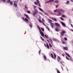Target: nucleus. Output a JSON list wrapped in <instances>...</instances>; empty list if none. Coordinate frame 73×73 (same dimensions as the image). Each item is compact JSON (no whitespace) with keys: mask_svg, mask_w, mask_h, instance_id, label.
Returning <instances> with one entry per match:
<instances>
[{"mask_svg":"<svg viewBox=\"0 0 73 73\" xmlns=\"http://www.w3.org/2000/svg\"><path fill=\"white\" fill-rule=\"evenodd\" d=\"M66 32L62 30V31L60 33V35L61 36H63L64 35V33H65Z\"/></svg>","mask_w":73,"mask_h":73,"instance_id":"obj_1","label":"nucleus"},{"mask_svg":"<svg viewBox=\"0 0 73 73\" xmlns=\"http://www.w3.org/2000/svg\"><path fill=\"white\" fill-rule=\"evenodd\" d=\"M7 3H9L11 4V5H13V2L12 1H11V0H8V1H7Z\"/></svg>","mask_w":73,"mask_h":73,"instance_id":"obj_2","label":"nucleus"},{"mask_svg":"<svg viewBox=\"0 0 73 73\" xmlns=\"http://www.w3.org/2000/svg\"><path fill=\"white\" fill-rule=\"evenodd\" d=\"M39 31L41 36H42V37H44V34L43 32H42L41 30H40Z\"/></svg>","mask_w":73,"mask_h":73,"instance_id":"obj_3","label":"nucleus"},{"mask_svg":"<svg viewBox=\"0 0 73 73\" xmlns=\"http://www.w3.org/2000/svg\"><path fill=\"white\" fill-rule=\"evenodd\" d=\"M25 21L27 23H29V20L27 18H25Z\"/></svg>","mask_w":73,"mask_h":73,"instance_id":"obj_4","label":"nucleus"},{"mask_svg":"<svg viewBox=\"0 0 73 73\" xmlns=\"http://www.w3.org/2000/svg\"><path fill=\"white\" fill-rule=\"evenodd\" d=\"M54 24L56 25V26H57L58 27L60 26V25H59V24H58V23H55Z\"/></svg>","mask_w":73,"mask_h":73,"instance_id":"obj_5","label":"nucleus"},{"mask_svg":"<svg viewBox=\"0 0 73 73\" xmlns=\"http://www.w3.org/2000/svg\"><path fill=\"white\" fill-rule=\"evenodd\" d=\"M50 25L52 28H53V27H54V24L52 23H51Z\"/></svg>","mask_w":73,"mask_h":73,"instance_id":"obj_6","label":"nucleus"},{"mask_svg":"<svg viewBox=\"0 0 73 73\" xmlns=\"http://www.w3.org/2000/svg\"><path fill=\"white\" fill-rule=\"evenodd\" d=\"M63 49L64 50H68V48L67 47H63Z\"/></svg>","mask_w":73,"mask_h":73,"instance_id":"obj_7","label":"nucleus"},{"mask_svg":"<svg viewBox=\"0 0 73 73\" xmlns=\"http://www.w3.org/2000/svg\"><path fill=\"white\" fill-rule=\"evenodd\" d=\"M24 15H25V16H26V17L28 19H29V17L28 16V15H27L26 14H24Z\"/></svg>","mask_w":73,"mask_h":73,"instance_id":"obj_8","label":"nucleus"},{"mask_svg":"<svg viewBox=\"0 0 73 73\" xmlns=\"http://www.w3.org/2000/svg\"><path fill=\"white\" fill-rule=\"evenodd\" d=\"M13 5L15 7H17V4L16 3H13Z\"/></svg>","mask_w":73,"mask_h":73,"instance_id":"obj_9","label":"nucleus"},{"mask_svg":"<svg viewBox=\"0 0 73 73\" xmlns=\"http://www.w3.org/2000/svg\"><path fill=\"white\" fill-rule=\"evenodd\" d=\"M55 31H56V32H59V31L60 30H59V29L58 28H56L55 29Z\"/></svg>","mask_w":73,"mask_h":73,"instance_id":"obj_10","label":"nucleus"},{"mask_svg":"<svg viewBox=\"0 0 73 73\" xmlns=\"http://www.w3.org/2000/svg\"><path fill=\"white\" fill-rule=\"evenodd\" d=\"M58 11H59V12H64V10H63L61 9H59L58 10Z\"/></svg>","mask_w":73,"mask_h":73,"instance_id":"obj_11","label":"nucleus"},{"mask_svg":"<svg viewBox=\"0 0 73 73\" xmlns=\"http://www.w3.org/2000/svg\"><path fill=\"white\" fill-rule=\"evenodd\" d=\"M65 53L66 54L67 56L69 57H70V55H69V54L68 53L66 52H65Z\"/></svg>","mask_w":73,"mask_h":73,"instance_id":"obj_12","label":"nucleus"},{"mask_svg":"<svg viewBox=\"0 0 73 73\" xmlns=\"http://www.w3.org/2000/svg\"><path fill=\"white\" fill-rule=\"evenodd\" d=\"M58 13V16H61V13L57 11Z\"/></svg>","mask_w":73,"mask_h":73,"instance_id":"obj_13","label":"nucleus"},{"mask_svg":"<svg viewBox=\"0 0 73 73\" xmlns=\"http://www.w3.org/2000/svg\"><path fill=\"white\" fill-rule=\"evenodd\" d=\"M51 57H52V58L54 59V60H56L55 58H54V57H53V55L52 54H51Z\"/></svg>","mask_w":73,"mask_h":73,"instance_id":"obj_14","label":"nucleus"},{"mask_svg":"<svg viewBox=\"0 0 73 73\" xmlns=\"http://www.w3.org/2000/svg\"><path fill=\"white\" fill-rule=\"evenodd\" d=\"M48 21L50 23H51L52 22V21L50 20V19H48Z\"/></svg>","mask_w":73,"mask_h":73,"instance_id":"obj_15","label":"nucleus"},{"mask_svg":"<svg viewBox=\"0 0 73 73\" xmlns=\"http://www.w3.org/2000/svg\"><path fill=\"white\" fill-rule=\"evenodd\" d=\"M61 23H62V25H63V26H64V27H65V26H66L65 24L63 22H62Z\"/></svg>","mask_w":73,"mask_h":73,"instance_id":"obj_16","label":"nucleus"},{"mask_svg":"<svg viewBox=\"0 0 73 73\" xmlns=\"http://www.w3.org/2000/svg\"><path fill=\"white\" fill-rule=\"evenodd\" d=\"M43 57H44V60H46L47 59V58H46V56L44 55L43 56Z\"/></svg>","mask_w":73,"mask_h":73,"instance_id":"obj_17","label":"nucleus"},{"mask_svg":"<svg viewBox=\"0 0 73 73\" xmlns=\"http://www.w3.org/2000/svg\"><path fill=\"white\" fill-rule=\"evenodd\" d=\"M38 9L40 11H41L42 12H43V10L40 7H39Z\"/></svg>","mask_w":73,"mask_h":73,"instance_id":"obj_18","label":"nucleus"},{"mask_svg":"<svg viewBox=\"0 0 73 73\" xmlns=\"http://www.w3.org/2000/svg\"><path fill=\"white\" fill-rule=\"evenodd\" d=\"M38 20L39 23H42V21H41V20H40L39 19H38Z\"/></svg>","mask_w":73,"mask_h":73,"instance_id":"obj_19","label":"nucleus"},{"mask_svg":"<svg viewBox=\"0 0 73 73\" xmlns=\"http://www.w3.org/2000/svg\"><path fill=\"white\" fill-rule=\"evenodd\" d=\"M37 10H36V9H35V11L34 12V13H35V14H37Z\"/></svg>","mask_w":73,"mask_h":73,"instance_id":"obj_20","label":"nucleus"},{"mask_svg":"<svg viewBox=\"0 0 73 73\" xmlns=\"http://www.w3.org/2000/svg\"><path fill=\"white\" fill-rule=\"evenodd\" d=\"M37 27L38 28V29L39 30V31H41V29H40V27H39V26H38V25H37Z\"/></svg>","mask_w":73,"mask_h":73,"instance_id":"obj_21","label":"nucleus"},{"mask_svg":"<svg viewBox=\"0 0 73 73\" xmlns=\"http://www.w3.org/2000/svg\"><path fill=\"white\" fill-rule=\"evenodd\" d=\"M62 44H66L65 42L63 40H62Z\"/></svg>","mask_w":73,"mask_h":73,"instance_id":"obj_22","label":"nucleus"},{"mask_svg":"<svg viewBox=\"0 0 73 73\" xmlns=\"http://www.w3.org/2000/svg\"><path fill=\"white\" fill-rule=\"evenodd\" d=\"M55 2L56 3H58V0H56L55 1Z\"/></svg>","mask_w":73,"mask_h":73,"instance_id":"obj_23","label":"nucleus"},{"mask_svg":"<svg viewBox=\"0 0 73 73\" xmlns=\"http://www.w3.org/2000/svg\"><path fill=\"white\" fill-rule=\"evenodd\" d=\"M46 28L48 29V31H50V29H49V27H46Z\"/></svg>","mask_w":73,"mask_h":73,"instance_id":"obj_24","label":"nucleus"},{"mask_svg":"<svg viewBox=\"0 0 73 73\" xmlns=\"http://www.w3.org/2000/svg\"><path fill=\"white\" fill-rule=\"evenodd\" d=\"M57 9L54 10V13H56V12H57Z\"/></svg>","mask_w":73,"mask_h":73,"instance_id":"obj_25","label":"nucleus"},{"mask_svg":"<svg viewBox=\"0 0 73 73\" xmlns=\"http://www.w3.org/2000/svg\"><path fill=\"white\" fill-rule=\"evenodd\" d=\"M41 29L42 30V31H43V32H44V28L41 27Z\"/></svg>","mask_w":73,"mask_h":73,"instance_id":"obj_26","label":"nucleus"},{"mask_svg":"<svg viewBox=\"0 0 73 73\" xmlns=\"http://www.w3.org/2000/svg\"><path fill=\"white\" fill-rule=\"evenodd\" d=\"M54 56L55 57V58H55V59H56V54H54Z\"/></svg>","mask_w":73,"mask_h":73,"instance_id":"obj_27","label":"nucleus"},{"mask_svg":"<svg viewBox=\"0 0 73 73\" xmlns=\"http://www.w3.org/2000/svg\"><path fill=\"white\" fill-rule=\"evenodd\" d=\"M36 2L37 3V4H39V3H40L38 0H36Z\"/></svg>","mask_w":73,"mask_h":73,"instance_id":"obj_28","label":"nucleus"},{"mask_svg":"<svg viewBox=\"0 0 73 73\" xmlns=\"http://www.w3.org/2000/svg\"><path fill=\"white\" fill-rule=\"evenodd\" d=\"M66 59H67V60H70L68 58V57H67V56H66Z\"/></svg>","mask_w":73,"mask_h":73,"instance_id":"obj_29","label":"nucleus"},{"mask_svg":"<svg viewBox=\"0 0 73 73\" xmlns=\"http://www.w3.org/2000/svg\"><path fill=\"white\" fill-rule=\"evenodd\" d=\"M47 47L48 49H49V46L48 45V44H47Z\"/></svg>","mask_w":73,"mask_h":73,"instance_id":"obj_30","label":"nucleus"},{"mask_svg":"<svg viewBox=\"0 0 73 73\" xmlns=\"http://www.w3.org/2000/svg\"><path fill=\"white\" fill-rule=\"evenodd\" d=\"M62 17H65V16L64 15H62Z\"/></svg>","mask_w":73,"mask_h":73,"instance_id":"obj_31","label":"nucleus"},{"mask_svg":"<svg viewBox=\"0 0 73 73\" xmlns=\"http://www.w3.org/2000/svg\"><path fill=\"white\" fill-rule=\"evenodd\" d=\"M40 38H41V39H42V41H44V39L43 38H42V37L40 36Z\"/></svg>","mask_w":73,"mask_h":73,"instance_id":"obj_32","label":"nucleus"},{"mask_svg":"<svg viewBox=\"0 0 73 73\" xmlns=\"http://www.w3.org/2000/svg\"><path fill=\"white\" fill-rule=\"evenodd\" d=\"M57 73H60V72L59 70H58V69L57 70Z\"/></svg>","mask_w":73,"mask_h":73,"instance_id":"obj_33","label":"nucleus"},{"mask_svg":"<svg viewBox=\"0 0 73 73\" xmlns=\"http://www.w3.org/2000/svg\"><path fill=\"white\" fill-rule=\"evenodd\" d=\"M60 19L62 20V21H64V19L62 18V17H60Z\"/></svg>","mask_w":73,"mask_h":73,"instance_id":"obj_34","label":"nucleus"},{"mask_svg":"<svg viewBox=\"0 0 73 73\" xmlns=\"http://www.w3.org/2000/svg\"><path fill=\"white\" fill-rule=\"evenodd\" d=\"M42 23L45 26L46 25L45 24V23H44V22H43V21L42 22Z\"/></svg>","mask_w":73,"mask_h":73,"instance_id":"obj_35","label":"nucleus"},{"mask_svg":"<svg viewBox=\"0 0 73 73\" xmlns=\"http://www.w3.org/2000/svg\"><path fill=\"white\" fill-rule=\"evenodd\" d=\"M54 0H50V2H53L54 1Z\"/></svg>","mask_w":73,"mask_h":73,"instance_id":"obj_36","label":"nucleus"},{"mask_svg":"<svg viewBox=\"0 0 73 73\" xmlns=\"http://www.w3.org/2000/svg\"><path fill=\"white\" fill-rule=\"evenodd\" d=\"M57 57H58V58L59 59V60H61V58L60 57H59V56H57Z\"/></svg>","mask_w":73,"mask_h":73,"instance_id":"obj_37","label":"nucleus"},{"mask_svg":"<svg viewBox=\"0 0 73 73\" xmlns=\"http://www.w3.org/2000/svg\"><path fill=\"white\" fill-rule=\"evenodd\" d=\"M44 36L45 37H46V38H48V37L47 36H46V35H44Z\"/></svg>","mask_w":73,"mask_h":73,"instance_id":"obj_38","label":"nucleus"},{"mask_svg":"<svg viewBox=\"0 0 73 73\" xmlns=\"http://www.w3.org/2000/svg\"><path fill=\"white\" fill-rule=\"evenodd\" d=\"M33 7H34V8H36V7H37L36 6H35V5H33Z\"/></svg>","mask_w":73,"mask_h":73,"instance_id":"obj_39","label":"nucleus"},{"mask_svg":"<svg viewBox=\"0 0 73 73\" xmlns=\"http://www.w3.org/2000/svg\"><path fill=\"white\" fill-rule=\"evenodd\" d=\"M41 53V50H40L38 52V53L39 54V55H40V53Z\"/></svg>","mask_w":73,"mask_h":73,"instance_id":"obj_40","label":"nucleus"},{"mask_svg":"<svg viewBox=\"0 0 73 73\" xmlns=\"http://www.w3.org/2000/svg\"><path fill=\"white\" fill-rule=\"evenodd\" d=\"M53 20L55 21H57V19H56L55 18Z\"/></svg>","mask_w":73,"mask_h":73,"instance_id":"obj_41","label":"nucleus"},{"mask_svg":"<svg viewBox=\"0 0 73 73\" xmlns=\"http://www.w3.org/2000/svg\"><path fill=\"white\" fill-rule=\"evenodd\" d=\"M69 1H67L66 3H67L68 4H69Z\"/></svg>","mask_w":73,"mask_h":73,"instance_id":"obj_42","label":"nucleus"},{"mask_svg":"<svg viewBox=\"0 0 73 73\" xmlns=\"http://www.w3.org/2000/svg\"><path fill=\"white\" fill-rule=\"evenodd\" d=\"M64 39L65 40H67V38H66V37H64Z\"/></svg>","mask_w":73,"mask_h":73,"instance_id":"obj_43","label":"nucleus"},{"mask_svg":"<svg viewBox=\"0 0 73 73\" xmlns=\"http://www.w3.org/2000/svg\"><path fill=\"white\" fill-rule=\"evenodd\" d=\"M34 4H35V5H37V3H36V2H35Z\"/></svg>","mask_w":73,"mask_h":73,"instance_id":"obj_44","label":"nucleus"},{"mask_svg":"<svg viewBox=\"0 0 73 73\" xmlns=\"http://www.w3.org/2000/svg\"><path fill=\"white\" fill-rule=\"evenodd\" d=\"M29 26L31 28H32V25H29Z\"/></svg>","mask_w":73,"mask_h":73,"instance_id":"obj_45","label":"nucleus"},{"mask_svg":"<svg viewBox=\"0 0 73 73\" xmlns=\"http://www.w3.org/2000/svg\"><path fill=\"white\" fill-rule=\"evenodd\" d=\"M30 12H31L29 11H27V13H29H29H30Z\"/></svg>","mask_w":73,"mask_h":73,"instance_id":"obj_46","label":"nucleus"},{"mask_svg":"<svg viewBox=\"0 0 73 73\" xmlns=\"http://www.w3.org/2000/svg\"><path fill=\"white\" fill-rule=\"evenodd\" d=\"M50 0L48 1H47L46 2V3H50Z\"/></svg>","mask_w":73,"mask_h":73,"instance_id":"obj_47","label":"nucleus"},{"mask_svg":"<svg viewBox=\"0 0 73 73\" xmlns=\"http://www.w3.org/2000/svg\"><path fill=\"white\" fill-rule=\"evenodd\" d=\"M50 46V47H52V45H51V44H50V43H49Z\"/></svg>","mask_w":73,"mask_h":73,"instance_id":"obj_48","label":"nucleus"},{"mask_svg":"<svg viewBox=\"0 0 73 73\" xmlns=\"http://www.w3.org/2000/svg\"><path fill=\"white\" fill-rule=\"evenodd\" d=\"M2 1H3V2H5V0H1Z\"/></svg>","mask_w":73,"mask_h":73,"instance_id":"obj_49","label":"nucleus"},{"mask_svg":"<svg viewBox=\"0 0 73 73\" xmlns=\"http://www.w3.org/2000/svg\"><path fill=\"white\" fill-rule=\"evenodd\" d=\"M38 5L39 7H41V5H40V3H38Z\"/></svg>","mask_w":73,"mask_h":73,"instance_id":"obj_50","label":"nucleus"},{"mask_svg":"<svg viewBox=\"0 0 73 73\" xmlns=\"http://www.w3.org/2000/svg\"><path fill=\"white\" fill-rule=\"evenodd\" d=\"M22 19H23V20L24 21H25V19H24V18L23 17H22Z\"/></svg>","mask_w":73,"mask_h":73,"instance_id":"obj_51","label":"nucleus"},{"mask_svg":"<svg viewBox=\"0 0 73 73\" xmlns=\"http://www.w3.org/2000/svg\"><path fill=\"white\" fill-rule=\"evenodd\" d=\"M71 26L72 27V28H73V25L71 24Z\"/></svg>","mask_w":73,"mask_h":73,"instance_id":"obj_52","label":"nucleus"},{"mask_svg":"<svg viewBox=\"0 0 73 73\" xmlns=\"http://www.w3.org/2000/svg\"><path fill=\"white\" fill-rule=\"evenodd\" d=\"M42 20L44 22H45V21L44 20V19H43L42 18Z\"/></svg>","mask_w":73,"mask_h":73,"instance_id":"obj_53","label":"nucleus"},{"mask_svg":"<svg viewBox=\"0 0 73 73\" xmlns=\"http://www.w3.org/2000/svg\"><path fill=\"white\" fill-rule=\"evenodd\" d=\"M62 56H63V57H65V55H64V54H62Z\"/></svg>","mask_w":73,"mask_h":73,"instance_id":"obj_54","label":"nucleus"},{"mask_svg":"<svg viewBox=\"0 0 73 73\" xmlns=\"http://www.w3.org/2000/svg\"><path fill=\"white\" fill-rule=\"evenodd\" d=\"M33 15L34 16H35V14L34 13L33 14Z\"/></svg>","mask_w":73,"mask_h":73,"instance_id":"obj_55","label":"nucleus"},{"mask_svg":"<svg viewBox=\"0 0 73 73\" xmlns=\"http://www.w3.org/2000/svg\"><path fill=\"white\" fill-rule=\"evenodd\" d=\"M25 8H26V9H27V8H27V6H25Z\"/></svg>","mask_w":73,"mask_h":73,"instance_id":"obj_56","label":"nucleus"},{"mask_svg":"<svg viewBox=\"0 0 73 73\" xmlns=\"http://www.w3.org/2000/svg\"><path fill=\"white\" fill-rule=\"evenodd\" d=\"M45 15H47L48 16V14L47 13H45Z\"/></svg>","mask_w":73,"mask_h":73,"instance_id":"obj_57","label":"nucleus"},{"mask_svg":"<svg viewBox=\"0 0 73 73\" xmlns=\"http://www.w3.org/2000/svg\"><path fill=\"white\" fill-rule=\"evenodd\" d=\"M57 7H58V5H57L56 6V7L57 8Z\"/></svg>","mask_w":73,"mask_h":73,"instance_id":"obj_58","label":"nucleus"},{"mask_svg":"<svg viewBox=\"0 0 73 73\" xmlns=\"http://www.w3.org/2000/svg\"><path fill=\"white\" fill-rule=\"evenodd\" d=\"M50 41L51 42H52V39H50Z\"/></svg>","mask_w":73,"mask_h":73,"instance_id":"obj_59","label":"nucleus"},{"mask_svg":"<svg viewBox=\"0 0 73 73\" xmlns=\"http://www.w3.org/2000/svg\"><path fill=\"white\" fill-rule=\"evenodd\" d=\"M58 62H60V60H59L58 59Z\"/></svg>","mask_w":73,"mask_h":73,"instance_id":"obj_60","label":"nucleus"},{"mask_svg":"<svg viewBox=\"0 0 73 73\" xmlns=\"http://www.w3.org/2000/svg\"><path fill=\"white\" fill-rule=\"evenodd\" d=\"M14 3H16V1H14Z\"/></svg>","mask_w":73,"mask_h":73,"instance_id":"obj_61","label":"nucleus"},{"mask_svg":"<svg viewBox=\"0 0 73 73\" xmlns=\"http://www.w3.org/2000/svg\"><path fill=\"white\" fill-rule=\"evenodd\" d=\"M62 68V70H63V68H62V67H61Z\"/></svg>","mask_w":73,"mask_h":73,"instance_id":"obj_62","label":"nucleus"},{"mask_svg":"<svg viewBox=\"0 0 73 73\" xmlns=\"http://www.w3.org/2000/svg\"><path fill=\"white\" fill-rule=\"evenodd\" d=\"M71 31H72V32H73V30L72 29H71Z\"/></svg>","mask_w":73,"mask_h":73,"instance_id":"obj_63","label":"nucleus"},{"mask_svg":"<svg viewBox=\"0 0 73 73\" xmlns=\"http://www.w3.org/2000/svg\"><path fill=\"white\" fill-rule=\"evenodd\" d=\"M52 20H53V18H52Z\"/></svg>","mask_w":73,"mask_h":73,"instance_id":"obj_64","label":"nucleus"}]
</instances>
